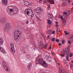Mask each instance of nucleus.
I'll return each instance as SVG.
<instances>
[{
    "label": "nucleus",
    "instance_id": "de8ad7c7",
    "mask_svg": "<svg viewBox=\"0 0 73 73\" xmlns=\"http://www.w3.org/2000/svg\"><path fill=\"white\" fill-rule=\"evenodd\" d=\"M59 26V25H58L56 24V28H57Z\"/></svg>",
    "mask_w": 73,
    "mask_h": 73
},
{
    "label": "nucleus",
    "instance_id": "f257e3e1",
    "mask_svg": "<svg viewBox=\"0 0 73 73\" xmlns=\"http://www.w3.org/2000/svg\"><path fill=\"white\" fill-rule=\"evenodd\" d=\"M7 19L6 18H3L2 19H0V23L3 24L4 28L3 29L4 31H8L10 29V23L7 22Z\"/></svg>",
    "mask_w": 73,
    "mask_h": 73
},
{
    "label": "nucleus",
    "instance_id": "a878e982",
    "mask_svg": "<svg viewBox=\"0 0 73 73\" xmlns=\"http://www.w3.org/2000/svg\"><path fill=\"white\" fill-rule=\"evenodd\" d=\"M73 54L72 53H71L70 54V57H72L73 56Z\"/></svg>",
    "mask_w": 73,
    "mask_h": 73
},
{
    "label": "nucleus",
    "instance_id": "412c9836",
    "mask_svg": "<svg viewBox=\"0 0 73 73\" xmlns=\"http://www.w3.org/2000/svg\"><path fill=\"white\" fill-rule=\"evenodd\" d=\"M11 50V52H12V53H15L16 51H15V49H12V50Z\"/></svg>",
    "mask_w": 73,
    "mask_h": 73
},
{
    "label": "nucleus",
    "instance_id": "ea45409f",
    "mask_svg": "<svg viewBox=\"0 0 73 73\" xmlns=\"http://www.w3.org/2000/svg\"><path fill=\"white\" fill-rule=\"evenodd\" d=\"M66 23H63L62 24V27H63L65 25Z\"/></svg>",
    "mask_w": 73,
    "mask_h": 73
},
{
    "label": "nucleus",
    "instance_id": "774afa93",
    "mask_svg": "<svg viewBox=\"0 0 73 73\" xmlns=\"http://www.w3.org/2000/svg\"><path fill=\"white\" fill-rule=\"evenodd\" d=\"M72 5H73V3H72Z\"/></svg>",
    "mask_w": 73,
    "mask_h": 73
},
{
    "label": "nucleus",
    "instance_id": "bb28decb",
    "mask_svg": "<svg viewBox=\"0 0 73 73\" xmlns=\"http://www.w3.org/2000/svg\"><path fill=\"white\" fill-rule=\"evenodd\" d=\"M26 47L27 49H29V46H28V45H27Z\"/></svg>",
    "mask_w": 73,
    "mask_h": 73
},
{
    "label": "nucleus",
    "instance_id": "f3484780",
    "mask_svg": "<svg viewBox=\"0 0 73 73\" xmlns=\"http://www.w3.org/2000/svg\"><path fill=\"white\" fill-rule=\"evenodd\" d=\"M48 16L49 17H50V18H51V19H53V18L54 17V16H53V15L52 14H49Z\"/></svg>",
    "mask_w": 73,
    "mask_h": 73
},
{
    "label": "nucleus",
    "instance_id": "dca6fc26",
    "mask_svg": "<svg viewBox=\"0 0 73 73\" xmlns=\"http://www.w3.org/2000/svg\"><path fill=\"white\" fill-rule=\"evenodd\" d=\"M3 39L2 38H0V45H1L3 44V42L2 41Z\"/></svg>",
    "mask_w": 73,
    "mask_h": 73
},
{
    "label": "nucleus",
    "instance_id": "2eb2a0df",
    "mask_svg": "<svg viewBox=\"0 0 73 73\" xmlns=\"http://www.w3.org/2000/svg\"><path fill=\"white\" fill-rule=\"evenodd\" d=\"M49 58V56L48 55H46L45 56L44 58V59H46V61H48V59Z\"/></svg>",
    "mask_w": 73,
    "mask_h": 73
},
{
    "label": "nucleus",
    "instance_id": "e433bc0d",
    "mask_svg": "<svg viewBox=\"0 0 73 73\" xmlns=\"http://www.w3.org/2000/svg\"><path fill=\"white\" fill-rule=\"evenodd\" d=\"M13 9H10L9 10L10 12H13Z\"/></svg>",
    "mask_w": 73,
    "mask_h": 73
},
{
    "label": "nucleus",
    "instance_id": "7c9ffc66",
    "mask_svg": "<svg viewBox=\"0 0 73 73\" xmlns=\"http://www.w3.org/2000/svg\"><path fill=\"white\" fill-rule=\"evenodd\" d=\"M13 9L14 11H16V9H17L16 8V7H13Z\"/></svg>",
    "mask_w": 73,
    "mask_h": 73
},
{
    "label": "nucleus",
    "instance_id": "37998d69",
    "mask_svg": "<svg viewBox=\"0 0 73 73\" xmlns=\"http://www.w3.org/2000/svg\"><path fill=\"white\" fill-rule=\"evenodd\" d=\"M63 14L64 15H67V13L65 12H64Z\"/></svg>",
    "mask_w": 73,
    "mask_h": 73
},
{
    "label": "nucleus",
    "instance_id": "c756f323",
    "mask_svg": "<svg viewBox=\"0 0 73 73\" xmlns=\"http://www.w3.org/2000/svg\"><path fill=\"white\" fill-rule=\"evenodd\" d=\"M65 41V40H62V44H64Z\"/></svg>",
    "mask_w": 73,
    "mask_h": 73
},
{
    "label": "nucleus",
    "instance_id": "393cba45",
    "mask_svg": "<svg viewBox=\"0 0 73 73\" xmlns=\"http://www.w3.org/2000/svg\"><path fill=\"white\" fill-rule=\"evenodd\" d=\"M69 41L71 42H72L73 41V38H69Z\"/></svg>",
    "mask_w": 73,
    "mask_h": 73
},
{
    "label": "nucleus",
    "instance_id": "a211bd4d",
    "mask_svg": "<svg viewBox=\"0 0 73 73\" xmlns=\"http://www.w3.org/2000/svg\"><path fill=\"white\" fill-rule=\"evenodd\" d=\"M48 60H47L48 62H52V59L51 58L49 57L47 59Z\"/></svg>",
    "mask_w": 73,
    "mask_h": 73
},
{
    "label": "nucleus",
    "instance_id": "4468645a",
    "mask_svg": "<svg viewBox=\"0 0 73 73\" xmlns=\"http://www.w3.org/2000/svg\"><path fill=\"white\" fill-rule=\"evenodd\" d=\"M48 3H51L52 4H54V0H48Z\"/></svg>",
    "mask_w": 73,
    "mask_h": 73
},
{
    "label": "nucleus",
    "instance_id": "0e129e2a",
    "mask_svg": "<svg viewBox=\"0 0 73 73\" xmlns=\"http://www.w3.org/2000/svg\"><path fill=\"white\" fill-rule=\"evenodd\" d=\"M68 3H70V1H68Z\"/></svg>",
    "mask_w": 73,
    "mask_h": 73
},
{
    "label": "nucleus",
    "instance_id": "680f3d73",
    "mask_svg": "<svg viewBox=\"0 0 73 73\" xmlns=\"http://www.w3.org/2000/svg\"><path fill=\"white\" fill-rule=\"evenodd\" d=\"M52 54L53 55H54V53L53 52H52Z\"/></svg>",
    "mask_w": 73,
    "mask_h": 73
},
{
    "label": "nucleus",
    "instance_id": "c03bdc74",
    "mask_svg": "<svg viewBox=\"0 0 73 73\" xmlns=\"http://www.w3.org/2000/svg\"><path fill=\"white\" fill-rule=\"evenodd\" d=\"M58 46H61L62 45V44L60 43H59L58 44Z\"/></svg>",
    "mask_w": 73,
    "mask_h": 73
},
{
    "label": "nucleus",
    "instance_id": "423d86ee",
    "mask_svg": "<svg viewBox=\"0 0 73 73\" xmlns=\"http://www.w3.org/2000/svg\"><path fill=\"white\" fill-rule=\"evenodd\" d=\"M36 12V13H39L40 11V13H42V12H43V9L42 7H39L38 9H35Z\"/></svg>",
    "mask_w": 73,
    "mask_h": 73
},
{
    "label": "nucleus",
    "instance_id": "f8f14e48",
    "mask_svg": "<svg viewBox=\"0 0 73 73\" xmlns=\"http://www.w3.org/2000/svg\"><path fill=\"white\" fill-rule=\"evenodd\" d=\"M70 46H68L67 47V48H66L65 49L66 52H70Z\"/></svg>",
    "mask_w": 73,
    "mask_h": 73
},
{
    "label": "nucleus",
    "instance_id": "c85d7f7f",
    "mask_svg": "<svg viewBox=\"0 0 73 73\" xmlns=\"http://www.w3.org/2000/svg\"><path fill=\"white\" fill-rule=\"evenodd\" d=\"M62 20V22L63 23H66V20L65 19H63Z\"/></svg>",
    "mask_w": 73,
    "mask_h": 73
},
{
    "label": "nucleus",
    "instance_id": "6e6d98bb",
    "mask_svg": "<svg viewBox=\"0 0 73 73\" xmlns=\"http://www.w3.org/2000/svg\"><path fill=\"white\" fill-rule=\"evenodd\" d=\"M55 33V31H53V32L52 33V34L53 35Z\"/></svg>",
    "mask_w": 73,
    "mask_h": 73
},
{
    "label": "nucleus",
    "instance_id": "e2e57ef3",
    "mask_svg": "<svg viewBox=\"0 0 73 73\" xmlns=\"http://www.w3.org/2000/svg\"><path fill=\"white\" fill-rule=\"evenodd\" d=\"M70 67H73V65H71V66H70Z\"/></svg>",
    "mask_w": 73,
    "mask_h": 73
},
{
    "label": "nucleus",
    "instance_id": "20e7f679",
    "mask_svg": "<svg viewBox=\"0 0 73 73\" xmlns=\"http://www.w3.org/2000/svg\"><path fill=\"white\" fill-rule=\"evenodd\" d=\"M44 60L41 58H39L38 59H36L35 62L36 64H40L41 65L44 62Z\"/></svg>",
    "mask_w": 73,
    "mask_h": 73
},
{
    "label": "nucleus",
    "instance_id": "052dcab7",
    "mask_svg": "<svg viewBox=\"0 0 73 73\" xmlns=\"http://www.w3.org/2000/svg\"><path fill=\"white\" fill-rule=\"evenodd\" d=\"M42 73H48V72H43Z\"/></svg>",
    "mask_w": 73,
    "mask_h": 73
},
{
    "label": "nucleus",
    "instance_id": "7ed1b4c3",
    "mask_svg": "<svg viewBox=\"0 0 73 73\" xmlns=\"http://www.w3.org/2000/svg\"><path fill=\"white\" fill-rule=\"evenodd\" d=\"M24 12L25 13V14L27 13L28 16L31 17V19H32V18L34 17V13H33L32 12H30V11L29 12L28 11H25Z\"/></svg>",
    "mask_w": 73,
    "mask_h": 73
},
{
    "label": "nucleus",
    "instance_id": "13d9d810",
    "mask_svg": "<svg viewBox=\"0 0 73 73\" xmlns=\"http://www.w3.org/2000/svg\"><path fill=\"white\" fill-rule=\"evenodd\" d=\"M41 1H42V0H39V3H41Z\"/></svg>",
    "mask_w": 73,
    "mask_h": 73
},
{
    "label": "nucleus",
    "instance_id": "39448f33",
    "mask_svg": "<svg viewBox=\"0 0 73 73\" xmlns=\"http://www.w3.org/2000/svg\"><path fill=\"white\" fill-rule=\"evenodd\" d=\"M2 64L5 70L8 71V69H9V68H8V66H7V64H6L5 62V61H3Z\"/></svg>",
    "mask_w": 73,
    "mask_h": 73
},
{
    "label": "nucleus",
    "instance_id": "603ef678",
    "mask_svg": "<svg viewBox=\"0 0 73 73\" xmlns=\"http://www.w3.org/2000/svg\"><path fill=\"white\" fill-rule=\"evenodd\" d=\"M51 45H50V46L49 47V49H50L52 48Z\"/></svg>",
    "mask_w": 73,
    "mask_h": 73
},
{
    "label": "nucleus",
    "instance_id": "4be33fe9",
    "mask_svg": "<svg viewBox=\"0 0 73 73\" xmlns=\"http://www.w3.org/2000/svg\"><path fill=\"white\" fill-rule=\"evenodd\" d=\"M64 32L65 33V35H69V33H68L66 31H64Z\"/></svg>",
    "mask_w": 73,
    "mask_h": 73
},
{
    "label": "nucleus",
    "instance_id": "aec40b11",
    "mask_svg": "<svg viewBox=\"0 0 73 73\" xmlns=\"http://www.w3.org/2000/svg\"><path fill=\"white\" fill-rule=\"evenodd\" d=\"M59 73H67L66 72V71H64V70H61L60 71Z\"/></svg>",
    "mask_w": 73,
    "mask_h": 73
},
{
    "label": "nucleus",
    "instance_id": "338daca9",
    "mask_svg": "<svg viewBox=\"0 0 73 73\" xmlns=\"http://www.w3.org/2000/svg\"><path fill=\"white\" fill-rule=\"evenodd\" d=\"M71 62H72V63H73V60H72L71 61Z\"/></svg>",
    "mask_w": 73,
    "mask_h": 73
},
{
    "label": "nucleus",
    "instance_id": "9d476101",
    "mask_svg": "<svg viewBox=\"0 0 73 73\" xmlns=\"http://www.w3.org/2000/svg\"><path fill=\"white\" fill-rule=\"evenodd\" d=\"M9 47L11 50H12V49H14V44L12 43H10Z\"/></svg>",
    "mask_w": 73,
    "mask_h": 73
},
{
    "label": "nucleus",
    "instance_id": "bf43d9fd",
    "mask_svg": "<svg viewBox=\"0 0 73 73\" xmlns=\"http://www.w3.org/2000/svg\"><path fill=\"white\" fill-rule=\"evenodd\" d=\"M49 37H50V36L49 35H48L47 36V38H49Z\"/></svg>",
    "mask_w": 73,
    "mask_h": 73
},
{
    "label": "nucleus",
    "instance_id": "3c124183",
    "mask_svg": "<svg viewBox=\"0 0 73 73\" xmlns=\"http://www.w3.org/2000/svg\"><path fill=\"white\" fill-rule=\"evenodd\" d=\"M28 23H29V21H26V24H28Z\"/></svg>",
    "mask_w": 73,
    "mask_h": 73
},
{
    "label": "nucleus",
    "instance_id": "cd10ccee",
    "mask_svg": "<svg viewBox=\"0 0 73 73\" xmlns=\"http://www.w3.org/2000/svg\"><path fill=\"white\" fill-rule=\"evenodd\" d=\"M32 5V2H30V3H29L28 5H29V6L30 5L31 6V5Z\"/></svg>",
    "mask_w": 73,
    "mask_h": 73
},
{
    "label": "nucleus",
    "instance_id": "79ce46f5",
    "mask_svg": "<svg viewBox=\"0 0 73 73\" xmlns=\"http://www.w3.org/2000/svg\"><path fill=\"white\" fill-rule=\"evenodd\" d=\"M60 31V28L57 29V32H59Z\"/></svg>",
    "mask_w": 73,
    "mask_h": 73
},
{
    "label": "nucleus",
    "instance_id": "6e6552de",
    "mask_svg": "<svg viewBox=\"0 0 73 73\" xmlns=\"http://www.w3.org/2000/svg\"><path fill=\"white\" fill-rule=\"evenodd\" d=\"M39 49H42V45H43V42H40L39 43Z\"/></svg>",
    "mask_w": 73,
    "mask_h": 73
},
{
    "label": "nucleus",
    "instance_id": "8fccbe9b",
    "mask_svg": "<svg viewBox=\"0 0 73 73\" xmlns=\"http://www.w3.org/2000/svg\"><path fill=\"white\" fill-rule=\"evenodd\" d=\"M12 16H13V15H15V14H16V13H12Z\"/></svg>",
    "mask_w": 73,
    "mask_h": 73
},
{
    "label": "nucleus",
    "instance_id": "72a5a7b5",
    "mask_svg": "<svg viewBox=\"0 0 73 73\" xmlns=\"http://www.w3.org/2000/svg\"><path fill=\"white\" fill-rule=\"evenodd\" d=\"M56 42H60V40H58V39H57L56 40Z\"/></svg>",
    "mask_w": 73,
    "mask_h": 73
},
{
    "label": "nucleus",
    "instance_id": "f03ea898",
    "mask_svg": "<svg viewBox=\"0 0 73 73\" xmlns=\"http://www.w3.org/2000/svg\"><path fill=\"white\" fill-rule=\"evenodd\" d=\"M21 35H22L21 31H20V30L18 29L15 30L14 33V38L15 40L17 41L18 39V37H20Z\"/></svg>",
    "mask_w": 73,
    "mask_h": 73
},
{
    "label": "nucleus",
    "instance_id": "9b49d317",
    "mask_svg": "<svg viewBox=\"0 0 73 73\" xmlns=\"http://www.w3.org/2000/svg\"><path fill=\"white\" fill-rule=\"evenodd\" d=\"M31 67H32V63L31 62L30 63V65H29L27 66V68L29 70H31Z\"/></svg>",
    "mask_w": 73,
    "mask_h": 73
},
{
    "label": "nucleus",
    "instance_id": "2f4dec72",
    "mask_svg": "<svg viewBox=\"0 0 73 73\" xmlns=\"http://www.w3.org/2000/svg\"><path fill=\"white\" fill-rule=\"evenodd\" d=\"M66 58L67 61H69V56H68L67 55L66 56Z\"/></svg>",
    "mask_w": 73,
    "mask_h": 73
},
{
    "label": "nucleus",
    "instance_id": "0eeeda50",
    "mask_svg": "<svg viewBox=\"0 0 73 73\" xmlns=\"http://www.w3.org/2000/svg\"><path fill=\"white\" fill-rule=\"evenodd\" d=\"M2 3L4 5H7V3H8V1L7 0H2Z\"/></svg>",
    "mask_w": 73,
    "mask_h": 73
},
{
    "label": "nucleus",
    "instance_id": "5701e85b",
    "mask_svg": "<svg viewBox=\"0 0 73 73\" xmlns=\"http://www.w3.org/2000/svg\"><path fill=\"white\" fill-rule=\"evenodd\" d=\"M52 33V30H50L48 31V34H51Z\"/></svg>",
    "mask_w": 73,
    "mask_h": 73
},
{
    "label": "nucleus",
    "instance_id": "a18cd8bd",
    "mask_svg": "<svg viewBox=\"0 0 73 73\" xmlns=\"http://www.w3.org/2000/svg\"><path fill=\"white\" fill-rule=\"evenodd\" d=\"M68 44H72V43L71 42H70V41H68Z\"/></svg>",
    "mask_w": 73,
    "mask_h": 73
},
{
    "label": "nucleus",
    "instance_id": "1a4fd4ad",
    "mask_svg": "<svg viewBox=\"0 0 73 73\" xmlns=\"http://www.w3.org/2000/svg\"><path fill=\"white\" fill-rule=\"evenodd\" d=\"M41 65L42 66H44V68H46V66H48L47 64H46V63L44 61Z\"/></svg>",
    "mask_w": 73,
    "mask_h": 73
},
{
    "label": "nucleus",
    "instance_id": "09e8293b",
    "mask_svg": "<svg viewBox=\"0 0 73 73\" xmlns=\"http://www.w3.org/2000/svg\"><path fill=\"white\" fill-rule=\"evenodd\" d=\"M48 46V44H46L45 45V46L44 47L45 48H46Z\"/></svg>",
    "mask_w": 73,
    "mask_h": 73
},
{
    "label": "nucleus",
    "instance_id": "58836bf2",
    "mask_svg": "<svg viewBox=\"0 0 73 73\" xmlns=\"http://www.w3.org/2000/svg\"><path fill=\"white\" fill-rule=\"evenodd\" d=\"M43 3H47V1L46 0H44V1H43Z\"/></svg>",
    "mask_w": 73,
    "mask_h": 73
},
{
    "label": "nucleus",
    "instance_id": "69168bd1",
    "mask_svg": "<svg viewBox=\"0 0 73 73\" xmlns=\"http://www.w3.org/2000/svg\"><path fill=\"white\" fill-rule=\"evenodd\" d=\"M65 64H66V63L65 62L64 63V65H65Z\"/></svg>",
    "mask_w": 73,
    "mask_h": 73
},
{
    "label": "nucleus",
    "instance_id": "5fc2aeb1",
    "mask_svg": "<svg viewBox=\"0 0 73 73\" xmlns=\"http://www.w3.org/2000/svg\"><path fill=\"white\" fill-rule=\"evenodd\" d=\"M50 27V26L49 25H48L47 26V28H49Z\"/></svg>",
    "mask_w": 73,
    "mask_h": 73
},
{
    "label": "nucleus",
    "instance_id": "473e14b6",
    "mask_svg": "<svg viewBox=\"0 0 73 73\" xmlns=\"http://www.w3.org/2000/svg\"><path fill=\"white\" fill-rule=\"evenodd\" d=\"M61 57H64V56H65V55L63 53H61Z\"/></svg>",
    "mask_w": 73,
    "mask_h": 73
},
{
    "label": "nucleus",
    "instance_id": "f704fd0d",
    "mask_svg": "<svg viewBox=\"0 0 73 73\" xmlns=\"http://www.w3.org/2000/svg\"><path fill=\"white\" fill-rule=\"evenodd\" d=\"M21 52H24V49H23V48H22L21 49Z\"/></svg>",
    "mask_w": 73,
    "mask_h": 73
},
{
    "label": "nucleus",
    "instance_id": "49530a36",
    "mask_svg": "<svg viewBox=\"0 0 73 73\" xmlns=\"http://www.w3.org/2000/svg\"><path fill=\"white\" fill-rule=\"evenodd\" d=\"M68 14H70V13H71V12H70V10H69L68 11Z\"/></svg>",
    "mask_w": 73,
    "mask_h": 73
},
{
    "label": "nucleus",
    "instance_id": "b1692460",
    "mask_svg": "<svg viewBox=\"0 0 73 73\" xmlns=\"http://www.w3.org/2000/svg\"><path fill=\"white\" fill-rule=\"evenodd\" d=\"M48 24H50L52 23V21H50V20H48Z\"/></svg>",
    "mask_w": 73,
    "mask_h": 73
},
{
    "label": "nucleus",
    "instance_id": "4d7b16f0",
    "mask_svg": "<svg viewBox=\"0 0 73 73\" xmlns=\"http://www.w3.org/2000/svg\"><path fill=\"white\" fill-rule=\"evenodd\" d=\"M55 23L56 24H57L58 23L57 21L55 22Z\"/></svg>",
    "mask_w": 73,
    "mask_h": 73
},
{
    "label": "nucleus",
    "instance_id": "ddd939ff",
    "mask_svg": "<svg viewBox=\"0 0 73 73\" xmlns=\"http://www.w3.org/2000/svg\"><path fill=\"white\" fill-rule=\"evenodd\" d=\"M0 51L1 52L3 53H5V51L2 47L0 48Z\"/></svg>",
    "mask_w": 73,
    "mask_h": 73
},
{
    "label": "nucleus",
    "instance_id": "4c0bfd02",
    "mask_svg": "<svg viewBox=\"0 0 73 73\" xmlns=\"http://www.w3.org/2000/svg\"><path fill=\"white\" fill-rule=\"evenodd\" d=\"M60 19L62 20H64V18H63V17H62V16H60Z\"/></svg>",
    "mask_w": 73,
    "mask_h": 73
},
{
    "label": "nucleus",
    "instance_id": "a19ab883",
    "mask_svg": "<svg viewBox=\"0 0 73 73\" xmlns=\"http://www.w3.org/2000/svg\"><path fill=\"white\" fill-rule=\"evenodd\" d=\"M48 8H50V5H48Z\"/></svg>",
    "mask_w": 73,
    "mask_h": 73
},
{
    "label": "nucleus",
    "instance_id": "c9c22d12",
    "mask_svg": "<svg viewBox=\"0 0 73 73\" xmlns=\"http://www.w3.org/2000/svg\"><path fill=\"white\" fill-rule=\"evenodd\" d=\"M51 41H55V38H52V39L51 40Z\"/></svg>",
    "mask_w": 73,
    "mask_h": 73
},
{
    "label": "nucleus",
    "instance_id": "6ab92c4d",
    "mask_svg": "<svg viewBox=\"0 0 73 73\" xmlns=\"http://www.w3.org/2000/svg\"><path fill=\"white\" fill-rule=\"evenodd\" d=\"M29 4V2L28 1H25V5H26L27 6Z\"/></svg>",
    "mask_w": 73,
    "mask_h": 73
},
{
    "label": "nucleus",
    "instance_id": "864d4df0",
    "mask_svg": "<svg viewBox=\"0 0 73 73\" xmlns=\"http://www.w3.org/2000/svg\"><path fill=\"white\" fill-rule=\"evenodd\" d=\"M67 66V67L68 68H69V67H70V66H69V65H66Z\"/></svg>",
    "mask_w": 73,
    "mask_h": 73
}]
</instances>
